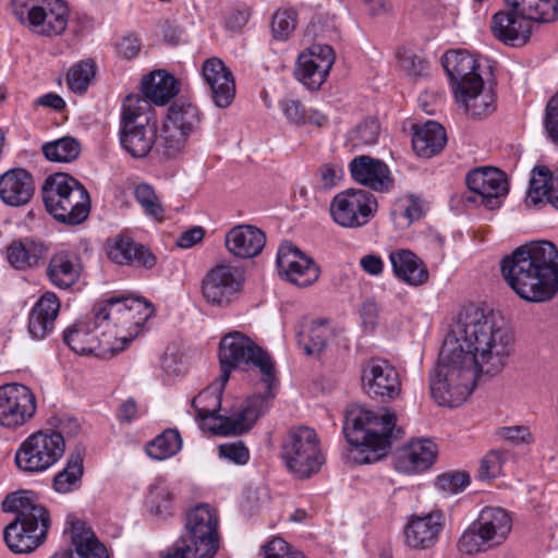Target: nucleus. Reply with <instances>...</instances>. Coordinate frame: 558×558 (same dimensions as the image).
<instances>
[{"mask_svg":"<svg viewBox=\"0 0 558 558\" xmlns=\"http://www.w3.org/2000/svg\"><path fill=\"white\" fill-rule=\"evenodd\" d=\"M513 336L496 314L469 306L458 315L445 339L434 374L432 398L441 407L466 401L478 374H498L511 353Z\"/></svg>","mask_w":558,"mask_h":558,"instance_id":"nucleus-1","label":"nucleus"},{"mask_svg":"<svg viewBox=\"0 0 558 558\" xmlns=\"http://www.w3.org/2000/svg\"><path fill=\"white\" fill-rule=\"evenodd\" d=\"M500 271L522 300L547 302L558 292V250L549 241L525 243L502 257Z\"/></svg>","mask_w":558,"mask_h":558,"instance_id":"nucleus-2","label":"nucleus"},{"mask_svg":"<svg viewBox=\"0 0 558 558\" xmlns=\"http://www.w3.org/2000/svg\"><path fill=\"white\" fill-rule=\"evenodd\" d=\"M219 362L221 374L218 380L193 400V407L201 418L214 415L221 405L222 391L236 367L258 369L260 381L267 388L276 384V368L271 356L240 331L229 332L220 340Z\"/></svg>","mask_w":558,"mask_h":558,"instance_id":"nucleus-3","label":"nucleus"},{"mask_svg":"<svg viewBox=\"0 0 558 558\" xmlns=\"http://www.w3.org/2000/svg\"><path fill=\"white\" fill-rule=\"evenodd\" d=\"M343 433L348 442L354 447V460L368 464L388 453L391 441L399 438L402 429L396 427L395 413L356 408L347 412Z\"/></svg>","mask_w":558,"mask_h":558,"instance_id":"nucleus-4","label":"nucleus"},{"mask_svg":"<svg viewBox=\"0 0 558 558\" xmlns=\"http://www.w3.org/2000/svg\"><path fill=\"white\" fill-rule=\"evenodd\" d=\"M2 510L16 513L14 521L3 531L10 550L31 553L44 542L50 523L49 514L36 502L34 493L20 490L8 495L2 501Z\"/></svg>","mask_w":558,"mask_h":558,"instance_id":"nucleus-5","label":"nucleus"},{"mask_svg":"<svg viewBox=\"0 0 558 558\" xmlns=\"http://www.w3.org/2000/svg\"><path fill=\"white\" fill-rule=\"evenodd\" d=\"M219 518L208 504H199L186 513L185 535L161 553L162 558H214L219 549Z\"/></svg>","mask_w":558,"mask_h":558,"instance_id":"nucleus-6","label":"nucleus"},{"mask_svg":"<svg viewBox=\"0 0 558 558\" xmlns=\"http://www.w3.org/2000/svg\"><path fill=\"white\" fill-rule=\"evenodd\" d=\"M153 314V305L138 298L110 296L96 303V315L113 336L116 353L125 349Z\"/></svg>","mask_w":558,"mask_h":558,"instance_id":"nucleus-7","label":"nucleus"},{"mask_svg":"<svg viewBox=\"0 0 558 558\" xmlns=\"http://www.w3.org/2000/svg\"><path fill=\"white\" fill-rule=\"evenodd\" d=\"M43 199L47 211L65 225L82 223L90 211L89 193L78 180L68 173L57 172L45 180Z\"/></svg>","mask_w":558,"mask_h":558,"instance_id":"nucleus-8","label":"nucleus"},{"mask_svg":"<svg viewBox=\"0 0 558 558\" xmlns=\"http://www.w3.org/2000/svg\"><path fill=\"white\" fill-rule=\"evenodd\" d=\"M509 12L499 11L492 19L493 35H531L541 24L558 17V0H505Z\"/></svg>","mask_w":558,"mask_h":558,"instance_id":"nucleus-9","label":"nucleus"},{"mask_svg":"<svg viewBox=\"0 0 558 558\" xmlns=\"http://www.w3.org/2000/svg\"><path fill=\"white\" fill-rule=\"evenodd\" d=\"M512 529L510 514L499 507H485L477 519L462 533L458 548L465 555H474L504 544Z\"/></svg>","mask_w":558,"mask_h":558,"instance_id":"nucleus-10","label":"nucleus"},{"mask_svg":"<svg viewBox=\"0 0 558 558\" xmlns=\"http://www.w3.org/2000/svg\"><path fill=\"white\" fill-rule=\"evenodd\" d=\"M64 342L77 354H94L109 357L116 354L113 336L105 328L102 318L96 315V304L92 312L70 326L63 333Z\"/></svg>","mask_w":558,"mask_h":558,"instance_id":"nucleus-11","label":"nucleus"},{"mask_svg":"<svg viewBox=\"0 0 558 558\" xmlns=\"http://www.w3.org/2000/svg\"><path fill=\"white\" fill-rule=\"evenodd\" d=\"M282 458L289 470L300 478L318 472L324 457L315 430L306 426L291 429L282 445Z\"/></svg>","mask_w":558,"mask_h":558,"instance_id":"nucleus-12","label":"nucleus"},{"mask_svg":"<svg viewBox=\"0 0 558 558\" xmlns=\"http://www.w3.org/2000/svg\"><path fill=\"white\" fill-rule=\"evenodd\" d=\"M12 8L21 24L44 26L47 35H61L69 24V8L63 0H12Z\"/></svg>","mask_w":558,"mask_h":558,"instance_id":"nucleus-13","label":"nucleus"},{"mask_svg":"<svg viewBox=\"0 0 558 558\" xmlns=\"http://www.w3.org/2000/svg\"><path fill=\"white\" fill-rule=\"evenodd\" d=\"M64 453L59 435L37 432L29 435L15 452V463L24 472H43L53 465Z\"/></svg>","mask_w":558,"mask_h":558,"instance_id":"nucleus-14","label":"nucleus"},{"mask_svg":"<svg viewBox=\"0 0 558 558\" xmlns=\"http://www.w3.org/2000/svg\"><path fill=\"white\" fill-rule=\"evenodd\" d=\"M377 199L368 191L349 189L338 193L330 205L333 221L344 228L365 226L377 211Z\"/></svg>","mask_w":558,"mask_h":558,"instance_id":"nucleus-15","label":"nucleus"},{"mask_svg":"<svg viewBox=\"0 0 558 558\" xmlns=\"http://www.w3.org/2000/svg\"><path fill=\"white\" fill-rule=\"evenodd\" d=\"M242 284L241 269L223 262L208 270L202 282V292L211 305L226 307L238 299Z\"/></svg>","mask_w":558,"mask_h":558,"instance_id":"nucleus-16","label":"nucleus"},{"mask_svg":"<svg viewBox=\"0 0 558 558\" xmlns=\"http://www.w3.org/2000/svg\"><path fill=\"white\" fill-rule=\"evenodd\" d=\"M272 388H267L264 386L263 393L254 395L245 400L242 407L234 411L231 415L222 416L218 415V411L220 407L217 409L214 415L205 417L217 420L219 423L216 426L217 430L220 434H233L240 435L246 433L252 428L255 422L266 413V411L270 407L271 400L275 398V392ZM197 418L202 420L198 416V412L196 411Z\"/></svg>","mask_w":558,"mask_h":558,"instance_id":"nucleus-17","label":"nucleus"},{"mask_svg":"<svg viewBox=\"0 0 558 558\" xmlns=\"http://www.w3.org/2000/svg\"><path fill=\"white\" fill-rule=\"evenodd\" d=\"M37 402L33 391L22 384L0 387V425L14 428L24 425L36 413Z\"/></svg>","mask_w":558,"mask_h":558,"instance_id":"nucleus-18","label":"nucleus"},{"mask_svg":"<svg viewBox=\"0 0 558 558\" xmlns=\"http://www.w3.org/2000/svg\"><path fill=\"white\" fill-rule=\"evenodd\" d=\"M335 60L331 46L312 45L299 54L294 76L307 89L317 90L326 82Z\"/></svg>","mask_w":558,"mask_h":558,"instance_id":"nucleus-19","label":"nucleus"},{"mask_svg":"<svg viewBox=\"0 0 558 558\" xmlns=\"http://www.w3.org/2000/svg\"><path fill=\"white\" fill-rule=\"evenodd\" d=\"M279 275L298 287H308L317 281L319 267L291 242H284L277 253Z\"/></svg>","mask_w":558,"mask_h":558,"instance_id":"nucleus-20","label":"nucleus"},{"mask_svg":"<svg viewBox=\"0 0 558 558\" xmlns=\"http://www.w3.org/2000/svg\"><path fill=\"white\" fill-rule=\"evenodd\" d=\"M362 383L368 396L383 401L395 400L401 392L399 373L387 360L372 359L364 366Z\"/></svg>","mask_w":558,"mask_h":558,"instance_id":"nucleus-21","label":"nucleus"},{"mask_svg":"<svg viewBox=\"0 0 558 558\" xmlns=\"http://www.w3.org/2000/svg\"><path fill=\"white\" fill-rule=\"evenodd\" d=\"M466 185L478 196L477 202L489 209L500 206V197L508 193L506 174L496 168L475 169L468 173Z\"/></svg>","mask_w":558,"mask_h":558,"instance_id":"nucleus-22","label":"nucleus"},{"mask_svg":"<svg viewBox=\"0 0 558 558\" xmlns=\"http://www.w3.org/2000/svg\"><path fill=\"white\" fill-rule=\"evenodd\" d=\"M441 64L450 78L453 93L470 86H483V78L477 72V61L466 50L447 51L441 58Z\"/></svg>","mask_w":558,"mask_h":558,"instance_id":"nucleus-23","label":"nucleus"},{"mask_svg":"<svg viewBox=\"0 0 558 558\" xmlns=\"http://www.w3.org/2000/svg\"><path fill=\"white\" fill-rule=\"evenodd\" d=\"M353 180L375 192L387 193L393 187V178L388 166L380 159L362 155L349 165Z\"/></svg>","mask_w":558,"mask_h":558,"instance_id":"nucleus-24","label":"nucleus"},{"mask_svg":"<svg viewBox=\"0 0 558 558\" xmlns=\"http://www.w3.org/2000/svg\"><path fill=\"white\" fill-rule=\"evenodd\" d=\"M439 511L424 515H412L404 526V542L413 549H427L438 541L444 520Z\"/></svg>","mask_w":558,"mask_h":558,"instance_id":"nucleus-25","label":"nucleus"},{"mask_svg":"<svg viewBox=\"0 0 558 558\" xmlns=\"http://www.w3.org/2000/svg\"><path fill=\"white\" fill-rule=\"evenodd\" d=\"M265 243V233L252 225L234 226L225 235L227 251L241 259L253 258L260 254Z\"/></svg>","mask_w":558,"mask_h":558,"instance_id":"nucleus-26","label":"nucleus"},{"mask_svg":"<svg viewBox=\"0 0 558 558\" xmlns=\"http://www.w3.org/2000/svg\"><path fill=\"white\" fill-rule=\"evenodd\" d=\"M392 274L401 282L410 287H421L428 281L426 264L409 248H396L388 255Z\"/></svg>","mask_w":558,"mask_h":558,"instance_id":"nucleus-27","label":"nucleus"},{"mask_svg":"<svg viewBox=\"0 0 558 558\" xmlns=\"http://www.w3.org/2000/svg\"><path fill=\"white\" fill-rule=\"evenodd\" d=\"M34 192L33 175L25 169H11L0 175V198L9 206L26 205L32 199Z\"/></svg>","mask_w":558,"mask_h":558,"instance_id":"nucleus-28","label":"nucleus"},{"mask_svg":"<svg viewBox=\"0 0 558 558\" xmlns=\"http://www.w3.org/2000/svg\"><path fill=\"white\" fill-rule=\"evenodd\" d=\"M436 445L429 439L412 441L395 457V468L402 473H418L427 470L435 461Z\"/></svg>","mask_w":558,"mask_h":558,"instance_id":"nucleus-29","label":"nucleus"},{"mask_svg":"<svg viewBox=\"0 0 558 558\" xmlns=\"http://www.w3.org/2000/svg\"><path fill=\"white\" fill-rule=\"evenodd\" d=\"M48 254L47 245L39 240L23 238L7 247V260L16 270L27 271L38 268Z\"/></svg>","mask_w":558,"mask_h":558,"instance_id":"nucleus-30","label":"nucleus"},{"mask_svg":"<svg viewBox=\"0 0 558 558\" xmlns=\"http://www.w3.org/2000/svg\"><path fill=\"white\" fill-rule=\"evenodd\" d=\"M60 301L53 292L44 293L33 306L28 317V332L33 339H44L54 328Z\"/></svg>","mask_w":558,"mask_h":558,"instance_id":"nucleus-31","label":"nucleus"},{"mask_svg":"<svg viewBox=\"0 0 558 558\" xmlns=\"http://www.w3.org/2000/svg\"><path fill=\"white\" fill-rule=\"evenodd\" d=\"M108 257L119 265L147 269L156 264V257L148 248L126 236H118L108 244Z\"/></svg>","mask_w":558,"mask_h":558,"instance_id":"nucleus-32","label":"nucleus"},{"mask_svg":"<svg viewBox=\"0 0 558 558\" xmlns=\"http://www.w3.org/2000/svg\"><path fill=\"white\" fill-rule=\"evenodd\" d=\"M544 202L558 209V170L551 172L548 168L539 166L533 169L525 205L535 207Z\"/></svg>","mask_w":558,"mask_h":558,"instance_id":"nucleus-33","label":"nucleus"},{"mask_svg":"<svg viewBox=\"0 0 558 558\" xmlns=\"http://www.w3.org/2000/svg\"><path fill=\"white\" fill-rule=\"evenodd\" d=\"M81 271L82 266L78 257L73 253L60 251L49 259L46 276L56 288L68 290L80 280Z\"/></svg>","mask_w":558,"mask_h":558,"instance_id":"nucleus-34","label":"nucleus"},{"mask_svg":"<svg viewBox=\"0 0 558 558\" xmlns=\"http://www.w3.org/2000/svg\"><path fill=\"white\" fill-rule=\"evenodd\" d=\"M157 136L156 121H140L136 125H121L120 142L122 147L134 158L149 154Z\"/></svg>","mask_w":558,"mask_h":558,"instance_id":"nucleus-35","label":"nucleus"},{"mask_svg":"<svg viewBox=\"0 0 558 558\" xmlns=\"http://www.w3.org/2000/svg\"><path fill=\"white\" fill-rule=\"evenodd\" d=\"M70 525L64 530L70 534L74 558H109L106 546L97 538L95 533L80 520H69Z\"/></svg>","mask_w":558,"mask_h":558,"instance_id":"nucleus-36","label":"nucleus"},{"mask_svg":"<svg viewBox=\"0 0 558 558\" xmlns=\"http://www.w3.org/2000/svg\"><path fill=\"white\" fill-rule=\"evenodd\" d=\"M179 92V81L166 70L151 71L142 80L143 96L157 106L167 105Z\"/></svg>","mask_w":558,"mask_h":558,"instance_id":"nucleus-37","label":"nucleus"},{"mask_svg":"<svg viewBox=\"0 0 558 558\" xmlns=\"http://www.w3.org/2000/svg\"><path fill=\"white\" fill-rule=\"evenodd\" d=\"M446 143V132L439 123L428 121L421 126H414L412 147L417 156L430 158L440 153Z\"/></svg>","mask_w":558,"mask_h":558,"instance_id":"nucleus-38","label":"nucleus"},{"mask_svg":"<svg viewBox=\"0 0 558 558\" xmlns=\"http://www.w3.org/2000/svg\"><path fill=\"white\" fill-rule=\"evenodd\" d=\"M330 330L326 320H312L298 332V343L306 355H319L327 345Z\"/></svg>","mask_w":558,"mask_h":558,"instance_id":"nucleus-39","label":"nucleus"},{"mask_svg":"<svg viewBox=\"0 0 558 558\" xmlns=\"http://www.w3.org/2000/svg\"><path fill=\"white\" fill-rule=\"evenodd\" d=\"M457 101L473 117H482L494 110V95L490 90L472 86L454 93Z\"/></svg>","mask_w":558,"mask_h":558,"instance_id":"nucleus-40","label":"nucleus"},{"mask_svg":"<svg viewBox=\"0 0 558 558\" xmlns=\"http://www.w3.org/2000/svg\"><path fill=\"white\" fill-rule=\"evenodd\" d=\"M84 473L83 457L81 453H71L65 466L53 477V488L59 494L77 490L82 485Z\"/></svg>","mask_w":558,"mask_h":558,"instance_id":"nucleus-41","label":"nucleus"},{"mask_svg":"<svg viewBox=\"0 0 558 558\" xmlns=\"http://www.w3.org/2000/svg\"><path fill=\"white\" fill-rule=\"evenodd\" d=\"M165 122L190 135L201 124V112L192 104L174 102L169 107Z\"/></svg>","mask_w":558,"mask_h":558,"instance_id":"nucleus-42","label":"nucleus"},{"mask_svg":"<svg viewBox=\"0 0 558 558\" xmlns=\"http://www.w3.org/2000/svg\"><path fill=\"white\" fill-rule=\"evenodd\" d=\"M182 447V438L177 429H166L146 445L147 454L155 460L175 456Z\"/></svg>","mask_w":558,"mask_h":558,"instance_id":"nucleus-43","label":"nucleus"},{"mask_svg":"<svg viewBox=\"0 0 558 558\" xmlns=\"http://www.w3.org/2000/svg\"><path fill=\"white\" fill-rule=\"evenodd\" d=\"M423 215L421 201L414 196H404L395 202L391 218L398 229H407Z\"/></svg>","mask_w":558,"mask_h":558,"instance_id":"nucleus-44","label":"nucleus"},{"mask_svg":"<svg viewBox=\"0 0 558 558\" xmlns=\"http://www.w3.org/2000/svg\"><path fill=\"white\" fill-rule=\"evenodd\" d=\"M41 150L44 156L50 161L71 162L78 157L81 145L73 137L65 136L45 143Z\"/></svg>","mask_w":558,"mask_h":558,"instance_id":"nucleus-45","label":"nucleus"},{"mask_svg":"<svg viewBox=\"0 0 558 558\" xmlns=\"http://www.w3.org/2000/svg\"><path fill=\"white\" fill-rule=\"evenodd\" d=\"M150 102L140 95H129L122 104L121 125H136L140 121H154L147 111Z\"/></svg>","mask_w":558,"mask_h":558,"instance_id":"nucleus-46","label":"nucleus"},{"mask_svg":"<svg viewBox=\"0 0 558 558\" xmlns=\"http://www.w3.org/2000/svg\"><path fill=\"white\" fill-rule=\"evenodd\" d=\"M189 136L186 133L177 130V126L163 122L158 147L165 156L174 157L184 149Z\"/></svg>","mask_w":558,"mask_h":558,"instance_id":"nucleus-47","label":"nucleus"},{"mask_svg":"<svg viewBox=\"0 0 558 558\" xmlns=\"http://www.w3.org/2000/svg\"><path fill=\"white\" fill-rule=\"evenodd\" d=\"M95 76V64L90 60L81 61L70 69L66 75L69 88L77 94H83Z\"/></svg>","mask_w":558,"mask_h":558,"instance_id":"nucleus-48","label":"nucleus"},{"mask_svg":"<svg viewBox=\"0 0 558 558\" xmlns=\"http://www.w3.org/2000/svg\"><path fill=\"white\" fill-rule=\"evenodd\" d=\"M206 86L213 102L218 108H228L235 98L236 92L233 75L225 77L223 81L214 80Z\"/></svg>","mask_w":558,"mask_h":558,"instance_id":"nucleus-49","label":"nucleus"},{"mask_svg":"<svg viewBox=\"0 0 558 558\" xmlns=\"http://www.w3.org/2000/svg\"><path fill=\"white\" fill-rule=\"evenodd\" d=\"M134 196L144 211L157 220L163 218V208L151 185L140 183L134 189Z\"/></svg>","mask_w":558,"mask_h":558,"instance_id":"nucleus-50","label":"nucleus"},{"mask_svg":"<svg viewBox=\"0 0 558 558\" xmlns=\"http://www.w3.org/2000/svg\"><path fill=\"white\" fill-rule=\"evenodd\" d=\"M380 134V125L376 119H366L359 123L350 133V140L355 147L375 145Z\"/></svg>","mask_w":558,"mask_h":558,"instance_id":"nucleus-51","label":"nucleus"},{"mask_svg":"<svg viewBox=\"0 0 558 558\" xmlns=\"http://www.w3.org/2000/svg\"><path fill=\"white\" fill-rule=\"evenodd\" d=\"M400 68L411 77H422L428 72V62L410 49L397 53Z\"/></svg>","mask_w":558,"mask_h":558,"instance_id":"nucleus-52","label":"nucleus"},{"mask_svg":"<svg viewBox=\"0 0 558 558\" xmlns=\"http://www.w3.org/2000/svg\"><path fill=\"white\" fill-rule=\"evenodd\" d=\"M299 24L298 13L291 8L278 9L271 19L272 35H291Z\"/></svg>","mask_w":558,"mask_h":558,"instance_id":"nucleus-53","label":"nucleus"},{"mask_svg":"<svg viewBox=\"0 0 558 558\" xmlns=\"http://www.w3.org/2000/svg\"><path fill=\"white\" fill-rule=\"evenodd\" d=\"M264 558H305L283 538L276 537L263 546Z\"/></svg>","mask_w":558,"mask_h":558,"instance_id":"nucleus-54","label":"nucleus"},{"mask_svg":"<svg viewBox=\"0 0 558 558\" xmlns=\"http://www.w3.org/2000/svg\"><path fill=\"white\" fill-rule=\"evenodd\" d=\"M470 483V476L465 472H450L437 477L436 486L446 493L457 494L463 490Z\"/></svg>","mask_w":558,"mask_h":558,"instance_id":"nucleus-55","label":"nucleus"},{"mask_svg":"<svg viewBox=\"0 0 558 558\" xmlns=\"http://www.w3.org/2000/svg\"><path fill=\"white\" fill-rule=\"evenodd\" d=\"M502 454L499 451L488 452L481 461L478 477L483 481L497 477L502 469Z\"/></svg>","mask_w":558,"mask_h":558,"instance_id":"nucleus-56","label":"nucleus"},{"mask_svg":"<svg viewBox=\"0 0 558 558\" xmlns=\"http://www.w3.org/2000/svg\"><path fill=\"white\" fill-rule=\"evenodd\" d=\"M218 452L221 458L240 465L247 463L250 459L248 449L240 440L220 445Z\"/></svg>","mask_w":558,"mask_h":558,"instance_id":"nucleus-57","label":"nucleus"},{"mask_svg":"<svg viewBox=\"0 0 558 558\" xmlns=\"http://www.w3.org/2000/svg\"><path fill=\"white\" fill-rule=\"evenodd\" d=\"M230 75H232L231 71L219 58H209L205 60L202 65V77L206 85L211 83L214 80L223 81L225 77Z\"/></svg>","mask_w":558,"mask_h":558,"instance_id":"nucleus-58","label":"nucleus"},{"mask_svg":"<svg viewBox=\"0 0 558 558\" xmlns=\"http://www.w3.org/2000/svg\"><path fill=\"white\" fill-rule=\"evenodd\" d=\"M81 432V424L77 418L69 415L54 417L53 430L50 435H59L65 445V438H72Z\"/></svg>","mask_w":558,"mask_h":558,"instance_id":"nucleus-59","label":"nucleus"},{"mask_svg":"<svg viewBox=\"0 0 558 558\" xmlns=\"http://www.w3.org/2000/svg\"><path fill=\"white\" fill-rule=\"evenodd\" d=\"M544 126L550 141L558 146V93L546 105Z\"/></svg>","mask_w":558,"mask_h":558,"instance_id":"nucleus-60","label":"nucleus"},{"mask_svg":"<svg viewBox=\"0 0 558 558\" xmlns=\"http://www.w3.org/2000/svg\"><path fill=\"white\" fill-rule=\"evenodd\" d=\"M280 108L284 117L295 124L306 123V110L298 99L286 98L280 101Z\"/></svg>","mask_w":558,"mask_h":558,"instance_id":"nucleus-61","label":"nucleus"},{"mask_svg":"<svg viewBox=\"0 0 558 558\" xmlns=\"http://www.w3.org/2000/svg\"><path fill=\"white\" fill-rule=\"evenodd\" d=\"M378 313V306L374 301L367 300L362 304L360 316L365 331L371 332L377 327Z\"/></svg>","mask_w":558,"mask_h":558,"instance_id":"nucleus-62","label":"nucleus"},{"mask_svg":"<svg viewBox=\"0 0 558 558\" xmlns=\"http://www.w3.org/2000/svg\"><path fill=\"white\" fill-rule=\"evenodd\" d=\"M318 174L320 177L322 186L326 190H329L336 186L337 183L342 179L343 170L340 166L326 163L319 168Z\"/></svg>","mask_w":558,"mask_h":558,"instance_id":"nucleus-63","label":"nucleus"},{"mask_svg":"<svg viewBox=\"0 0 558 558\" xmlns=\"http://www.w3.org/2000/svg\"><path fill=\"white\" fill-rule=\"evenodd\" d=\"M499 435L513 445L529 444L532 435L526 426H508L499 430Z\"/></svg>","mask_w":558,"mask_h":558,"instance_id":"nucleus-64","label":"nucleus"}]
</instances>
